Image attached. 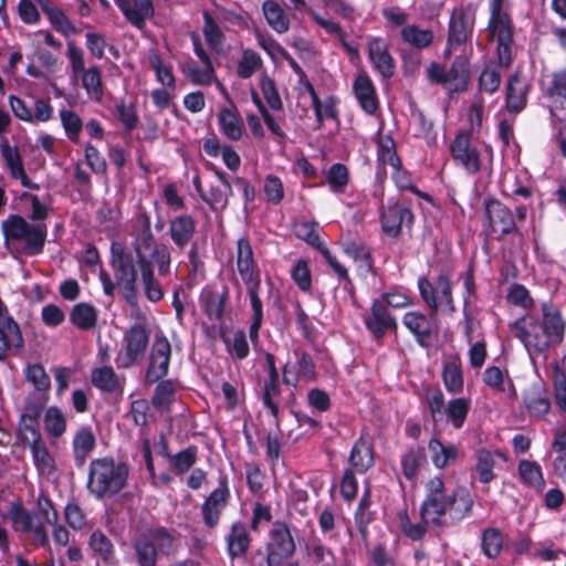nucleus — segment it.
I'll list each match as a JSON object with an SVG mask.
<instances>
[{"instance_id": "obj_57", "label": "nucleus", "mask_w": 566, "mask_h": 566, "mask_svg": "<svg viewBox=\"0 0 566 566\" xmlns=\"http://www.w3.org/2000/svg\"><path fill=\"white\" fill-rule=\"evenodd\" d=\"M327 182L332 191L344 192L348 184V169L342 164H334L327 171Z\"/></svg>"}, {"instance_id": "obj_26", "label": "nucleus", "mask_w": 566, "mask_h": 566, "mask_svg": "<svg viewBox=\"0 0 566 566\" xmlns=\"http://www.w3.org/2000/svg\"><path fill=\"white\" fill-rule=\"evenodd\" d=\"M196 232V222L189 214L175 217L169 222V234L172 242L184 249L193 238Z\"/></svg>"}, {"instance_id": "obj_58", "label": "nucleus", "mask_w": 566, "mask_h": 566, "mask_svg": "<svg viewBox=\"0 0 566 566\" xmlns=\"http://www.w3.org/2000/svg\"><path fill=\"white\" fill-rule=\"evenodd\" d=\"M57 520L56 511L46 499L38 497V531H46L54 526Z\"/></svg>"}, {"instance_id": "obj_23", "label": "nucleus", "mask_w": 566, "mask_h": 566, "mask_svg": "<svg viewBox=\"0 0 566 566\" xmlns=\"http://www.w3.org/2000/svg\"><path fill=\"white\" fill-rule=\"evenodd\" d=\"M486 216L494 232L502 235L509 234L515 230V221L510 208L497 200L486 202Z\"/></svg>"}, {"instance_id": "obj_29", "label": "nucleus", "mask_w": 566, "mask_h": 566, "mask_svg": "<svg viewBox=\"0 0 566 566\" xmlns=\"http://www.w3.org/2000/svg\"><path fill=\"white\" fill-rule=\"evenodd\" d=\"M73 454L76 465L82 467L94 450L96 440L91 428H80L73 438Z\"/></svg>"}, {"instance_id": "obj_53", "label": "nucleus", "mask_w": 566, "mask_h": 566, "mask_svg": "<svg viewBox=\"0 0 566 566\" xmlns=\"http://www.w3.org/2000/svg\"><path fill=\"white\" fill-rule=\"evenodd\" d=\"M450 84H454V88L465 86L469 78V61L465 56L454 59L451 67L447 70Z\"/></svg>"}, {"instance_id": "obj_47", "label": "nucleus", "mask_w": 566, "mask_h": 566, "mask_svg": "<svg viewBox=\"0 0 566 566\" xmlns=\"http://www.w3.org/2000/svg\"><path fill=\"white\" fill-rule=\"evenodd\" d=\"M219 124L222 133L231 140H239L243 134V125L237 114L230 109H222L219 114Z\"/></svg>"}, {"instance_id": "obj_33", "label": "nucleus", "mask_w": 566, "mask_h": 566, "mask_svg": "<svg viewBox=\"0 0 566 566\" xmlns=\"http://www.w3.org/2000/svg\"><path fill=\"white\" fill-rule=\"evenodd\" d=\"M70 321L78 329L90 331L96 325L97 311L90 303H77L70 313Z\"/></svg>"}, {"instance_id": "obj_64", "label": "nucleus", "mask_w": 566, "mask_h": 566, "mask_svg": "<svg viewBox=\"0 0 566 566\" xmlns=\"http://www.w3.org/2000/svg\"><path fill=\"white\" fill-rule=\"evenodd\" d=\"M525 406L528 412L536 417H544L551 409V402L547 398L527 392L524 397Z\"/></svg>"}, {"instance_id": "obj_56", "label": "nucleus", "mask_w": 566, "mask_h": 566, "mask_svg": "<svg viewBox=\"0 0 566 566\" xmlns=\"http://www.w3.org/2000/svg\"><path fill=\"white\" fill-rule=\"evenodd\" d=\"M149 65L154 70L158 82L168 88H175L176 81L171 67L163 62L159 54L151 53L149 55Z\"/></svg>"}, {"instance_id": "obj_54", "label": "nucleus", "mask_w": 566, "mask_h": 566, "mask_svg": "<svg viewBox=\"0 0 566 566\" xmlns=\"http://www.w3.org/2000/svg\"><path fill=\"white\" fill-rule=\"evenodd\" d=\"M197 461V448L188 447L187 449L169 457L171 469L177 474H182L190 470Z\"/></svg>"}, {"instance_id": "obj_40", "label": "nucleus", "mask_w": 566, "mask_h": 566, "mask_svg": "<svg viewBox=\"0 0 566 566\" xmlns=\"http://www.w3.org/2000/svg\"><path fill=\"white\" fill-rule=\"evenodd\" d=\"M428 447L431 452V460L439 469H443L450 462L455 461L458 457V449L454 446H444L438 439H431Z\"/></svg>"}, {"instance_id": "obj_30", "label": "nucleus", "mask_w": 566, "mask_h": 566, "mask_svg": "<svg viewBox=\"0 0 566 566\" xmlns=\"http://www.w3.org/2000/svg\"><path fill=\"white\" fill-rule=\"evenodd\" d=\"M22 346V337L17 323L12 318L0 322V361H3L11 348Z\"/></svg>"}, {"instance_id": "obj_10", "label": "nucleus", "mask_w": 566, "mask_h": 566, "mask_svg": "<svg viewBox=\"0 0 566 566\" xmlns=\"http://www.w3.org/2000/svg\"><path fill=\"white\" fill-rule=\"evenodd\" d=\"M295 360H289L283 368V382L296 387L300 382H312L316 379V369L310 354L294 352Z\"/></svg>"}, {"instance_id": "obj_32", "label": "nucleus", "mask_w": 566, "mask_h": 566, "mask_svg": "<svg viewBox=\"0 0 566 566\" xmlns=\"http://www.w3.org/2000/svg\"><path fill=\"white\" fill-rule=\"evenodd\" d=\"M91 381L94 387L105 392H115L123 388V382L111 366L92 370Z\"/></svg>"}, {"instance_id": "obj_38", "label": "nucleus", "mask_w": 566, "mask_h": 566, "mask_svg": "<svg viewBox=\"0 0 566 566\" xmlns=\"http://www.w3.org/2000/svg\"><path fill=\"white\" fill-rule=\"evenodd\" d=\"M545 95L556 107H566V70L552 75L549 85L545 88Z\"/></svg>"}, {"instance_id": "obj_17", "label": "nucleus", "mask_w": 566, "mask_h": 566, "mask_svg": "<svg viewBox=\"0 0 566 566\" xmlns=\"http://www.w3.org/2000/svg\"><path fill=\"white\" fill-rule=\"evenodd\" d=\"M230 497L227 476H221L219 485L214 489L202 505V515L209 528L217 526L220 513L226 507Z\"/></svg>"}, {"instance_id": "obj_61", "label": "nucleus", "mask_w": 566, "mask_h": 566, "mask_svg": "<svg viewBox=\"0 0 566 566\" xmlns=\"http://www.w3.org/2000/svg\"><path fill=\"white\" fill-rule=\"evenodd\" d=\"M553 385L555 402L566 411V375L558 365L553 369Z\"/></svg>"}, {"instance_id": "obj_19", "label": "nucleus", "mask_w": 566, "mask_h": 566, "mask_svg": "<svg viewBox=\"0 0 566 566\" xmlns=\"http://www.w3.org/2000/svg\"><path fill=\"white\" fill-rule=\"evenodd\" d=\"M125 19L142 30L155 14L153 0H114Z\"/></svg>"}, {"instance_id": "obj_6", "label": "nucleus", "mask_w": 566, "mask_h": 566, "mask_svg": "<svg viewBox=\"0 0 566 566\" xmlns=\"http://www.w3.org/2000/svg\"><path fill=\"white\" fill-rule=\"evenodd\" d=\"M503 0H491V17L489 30L492 39L497 42V57L501 66L512 63L513 23L510 15L503 11Z\"/></svg>"}, {"instance_id": "obj_28", "label": "nucleus", "mask_w": 566, "mask_h": 566, "mask_svg": "<svg viewBox=\"0 0 566 566\" xmlns=\"http://www.w3.org/2000/svg\"><path fill=\"white\" fill-rule=\"evenodd\" d=\"M402 323L416 336L421 346H424V340L433 332L432 319L420 312L406 313Z\"/></svg>"}, {"instance_id": "obj_52", "label": "nucleus", "mask_w": 566, "mask_h": 566, "mask_svg": "<svg viewBox=\"0 0 566 566\" xmlns=\"http://www.w3.org/2000/svg\"><path fill=\"white\" fill-rule=\"evenodd\" d=\"M442 378L446 389L449 392L458 394L463 388V377L461 367L455 361L447 363L443 367Z\"/></svg>"}, {"instance_id": "obj_22", "label": "nucleus", "mask_w": 566, "mask_h": 566, "mask_svg": "<svg viewBox=\"0 0 566 566\" xmlns=\"http://www.w3.org/2000/svg\"><path fill=\"white\" fill-rule=\"evenodd\" d=\"M530 82L526 77L515 72L509 77L506 85L505 103L511 113L522 112L527 104Z\"/></svg>"}, {"instance_id": "obj_59", "label": "nucleus", "mask_w": 566, "mask_h": 566, "mask_svg": "<svg viewBox=\"0 0 566 566\" xmlns=\"http://www.w3.org/2000/svg\"><path fill=\"white\" fill-rule=\"evenodd\" d=\"M175 388L169 380L160 381L154 392L151 402L157 409H167L174 401Z\"/></svg>"}, {"instance_id": "obj_44", "label": "nucleus", "mask_w": 566, "mask_h": 566, "mask_svg": "<svg viewBox=\"0 0 566 566\" xmlns=\"http://www.w3.org/2000/svg\"><path fill=\"white\" fill-rule=\"evenodd\" d=\"M202 33L211 50L220 52L224 42V34L208 11H203Z\"/></svg>"}, {"instance_id": "obj_14", "label": "nucleus", "mask_w": 566, "mask_h": 566, "mask_svg": "<svg viewBox=\"0 0 566 566\" xmlns=\"http://www.w3.org/2000/svg\"><path fill=\"white\" fill-rule=\"evenodd\" d=\"M413 218L411 209L407 206L389 203L381 213V229L386 235L397 238L403 226L411 227Z\"/></svg>"}, {"instance_id": "obj_63", "label": "nucleus", "mask_w": 566, "mask_h": 566, "mask_svg": "<svg viewBox=\"0 0 566 566\" xmlns=\"http://www.w3.org/2000/svg\"><path fill=\"white\" fill-rule=\"evenodd\" d=\"M170 249L164 244L159 243L150 253V262H154L158 266V273L160 275H167L170 269Z\"/></svg>"}, {"instance_id": "obj_45", "label": "nucleus", "mask_w": 566, "mask_h": 566, "mask_svg": "<svg viewBox=\"0 0 566 566\" xmlns=\"http://www.w3.org/2000/svg\"><path fill=\"white\" fill-rule=\"evenodd\" d=\"M518 474L522 481L531 488L543 490L545 481L542 474L541 467L528 460H522L518 463Z\"/></svg>"}, {"instance_id": "obj_27", "label": "nucleus", "mask_w": 566, "mask_h": 566, "mask_svg": "<svg viewBox=\"0 0 566 566\" xmlns=\"http://www.w3.org/2000/svg\"><path fill=\"white\" fill-rule=\"evenodd\" d=\"M349 462L357 472L364 473L374 465L373 446L369 439L360 437L352 448Z\"/></svg>"}, {"instance_id": "obj_5", "label": "nucleus", "mask_w": 566, "mask_h": 566, "mask_svg": "<svg viewBox=\"0 0 566 566\" xmlns=\"http://www.w3.org/2000/svg\"><path fill=\"white\" fill-rule=\"evenodd\" d=\"M4 248L14 256L35 253V226L19 214H10L1 222Z\"/></svg>"}, {"instance_id": "obj_25", "label": "nucleus", "mask_w": 566, "mask_h": 566, "mask_svg": "<svg viewBox=\"0 0 566 566\" xmlns=\"http://www.w3.org/2000/svg\"><path fill=\"white\" fill-rule=\"evenodd\" d=\"M353 91L360 107L369 115H374L378 109V98L376 88L366 74L358 75L353 83Z\"/></svg>"}, {"instance_id": "obj_62", "label": "nucleus", "mask_w": 566, "mask_h": 566, "mask_svg": "<svg viewBox=\"0 0 566 566\" xmlns=\"http://www.w3.org/2000/svg\"><path fill=\"white\" fill-rule=\"evenodd\" d=\"M291 275L300 290L307 292L312 286V276L305 260H298L291 270Z\"/></svg>"}, {"instance_id": "obj_4", "label": "nucleus", "mask_w": 566, "mask_h": 566, "mask_svg": "<svg viewBox=\"0 0 566 566\" xmlns=\"http://www.w3.org/2000/svg\"><path fill=\"white\" fill-rule=\"evenodd\" d=\"M129 470L125 463L105 457L90 463L87 490L97 499L113 496L126 485Z\"/></svg>"}, {"instance_id": "obj_9", "label": "nucleus", "mask_w": 566, "mask_h": 566, "mask_svg": "<svg viewBox=\"0 0 566 566\" xmlns=\"http://www.w3.org/2000/svg\"><path fill=\"white\" fill-rule=\"evenodd\" d=\"M450 153L455 165L474 175L481 170V155L471 135L459 133L450 144Z\"/></svg>"}, {"instance_id": "obj_18", "label": "nucleus", "mask_w": 566, "mask_h": 566, "mask_svg": "<svg viewBox=\"0 0 566 566\" xmlns=\"http://www.w3.org/2000/svg\"><path fill=\"white\" fill-rule=\"evenodd\" d=\"M443 481L440 478L431 479L428 484V496L422 504L421 517L426 527H430V523L439 521V512L443 509V501L447 496L443 495Z\"/></svg>"}, {"instance_id": "obj_2", "label": "nucleus", "mask_w": 566, "mask_h": 566, "mask_svg": "<svg viewBox=\"0 0 566 566\" xmlns=\"http://www.w3.org/2000/svg\"><path fill=\"white\" fill-rule=\"evenodd\" d=\"M140 222L142 228L134 241L135 254L119 250L113 259L116 283L122 289L124 298L130 304L137 300V266L151 263L147 259V253L149 254L159 244L151 232L149 217L142 214Z\"/></svg>"}, {"instance_id": "obj_8", "label": "nucleus", "mask_w": 566, "mask_h": 566, "mask_svg": "<svg viewBox=\"0 0 566 566\" xmlns=\"http://www.w3.org/2000/svg\"><path fill=\"white\" fill-rule=\"evenodd\" d=\"M123 343L116 364L120 368H129L144 358L149 343V333L143 324H134L126 331Z\"/></svg>"}, {"instance_id": "obj_16", "label": "nucleus", "mask_w": 566, "mask_h": 566, "mask_svg": "<svg viewBox=\"0 0 566 566\" xmlns=\"http://www.w3.org/2000/svg\"><path fill=\"white\" fill-rule=\"evenodd\" d=\"M366 328L376 339H381L388 331L397 328L395 317L389 313L386 304L375 300L370 312L363 316Z\"/></svg>"}, {"instance_id": "obj_20", "label": "nucleus", "mask_w": 566, "mask_h": 566, "mask_svg": "<svg viewBox=\"0 0 566 566\" xmlns=\"http://www.w3.org/2000/svg\"><path fill=\"white\" fill-rule=\"evenodd\" d=\"M368 57L378 73L389 78L395 73V60L389 53V46L385 39L371 38L368 40Z\"/></svg>"}, {"instance_id": "obj_31", "label": "nucleus", "mask_w": 566, "mask_h": 566, "mask_svg": "<svg viewBox=\"0 0 566 566\" xmlns=\"http://www.w3.org/2000/svg\"><path fill=\"white\" fill-rule=\"evenodd\" d=\"M400 36L403 43L417 50H423L430 46L434 39L431 29H423L417 24L405 25L400 30Z\"/></svg>"}, {"instance_id": "obj_51", "label": "nucleus", "mask_w": 566, "mask_h": 566, "mask_svg": "<svg viewBox=\"0 0 566 566\" xmlns=\"http://www.w3.org/2000/svg\"><path fill=\"white\" fill-rule=\"evenodd\" d=\"M1 155L11 170V175L14 178H19L23 186H29L28 178L21 166L19 156L17 151L10 147L7 139L1 142Z\"/></svg>"}, {"instance_id": "obj_21", "label": "nucleus", "mask_w": 566, "mask_h": 566, "mask_svg": "<svg viewBox=\"0 0 566 566\" xmlns=\"http://www.w3.org/2000/svg\"><path fill=\"white\" fill-rule=\"evenodd\" d=\"M17 440L28 447L35 459V402L30 396L25 399L24 408L20 415Z\"/></svg>"}, {"instance_id": "obj_41", "label": "nucleus", "mask_w": 566, "mask_h": 566, "mask_svg": "<svg viewBox=\"0 0 566 566\" xmlns=\"http://www.w3.org/2000/svg\"><path fill=\"white\" fill-rule=\"evenodd\" d=\"M140 271L142 283L146 297L150 302H158L163 298L164 292L160 283L155 279L153 264L144 263L143 266H137Z\"/></svg>"}, {"instance_id": "obj_39", "label": "nucleus", "mask_w": 566, "mask_h": 566, "mask_svg": "<svg viewBox=\"0 0 566 566\" xmlns=\"http://www.w3.org/2000/svg\"><path fill=\"white\" fill-rule=\"evenodd\" d=\"M377 157L379 165L382 167L389 166L395 172H399L401 161L396 153V145L391 137H380L378 143Z\"/></svg>"}, {"instance_id": "obj_42", "label": "nucleus", "mask_w": 566, "mask_h": 566, "mask_svg": "<svg viewBox=\"0 0 566 566\" xmlns=\"http://www.w3.org/2000/svg\"><path fill=\"white\" fill-rule=\"evenodd\" d=\"M83 87L91 99L99 102L103 97L102 75L98 66H92L80 75Z\"/></svg>"}, {"instance_id": "obj_13", "label": "nucleus", "mask_w": 566, "mask_h": 566, "mask_svg": "<svg viewBox=\"0 0 566 566\" xmlns=\"http://www.w3.org/2000/svg\"><path fill=\"white\" fill-rule=\"evenodd\" d=\"M442 503L443 509L439 512V521L437 523H430V527L448 526V518L451 520V522L461 521L471 511L473 505L472 499L464 490L447 496Z\"/></svg>"}, {"instance_id": "obj_36", "label": "nucleus", "mask_w": 566, "mask_h": 566, "mask_svg": "<svg viewBox=\"0 0 566 566\" xmlns=\"http://www.w3.org/2000/svg\"><path fill=\"white\" fill-rule=\"evenodd\" d=\"M38 3L56 31L64 35L75 33V28L61 9L54 7L49 0H38Z\"/></svg>"}, {"instance_id": "obj_35", "label": "nucleus", "mask_w": 566, "mask_h": 566, "mask_svg": "<svg viewBox=\"0 0 566 566\" xmlns=\"http://www.w3.org/2000/svg\"><path fill=\"white\" fill-rule=\"evenodd\" d=\"M496 457L505 460V457L499 451L481 449L476 452L475 472L480 482L489 483L494 479L493 468Z\"/></svg>"}, {"instance_id": "obj_3", "label": "nucleus", "mask_w": 566, "mask_h": 566, "mask_svg": "<svg viewBox=\"0 0 566 566\" xmlns=\"http://www.w3.org/2000/svg\"><path fill=\"white\" fill-rule=\"evenodd\" d=\"M237 269L247 286L248 296L253 312L250 325V337L258 338L263 322V304L260 298L261 272L253 258V250L250 242L241 238L237 242Z\"/></svg>"}, {"instance_id": "obj_50", "label": "nucleus", "mask_w": 566, "mask_h": 566, "mask_svg": "<svg viewBox=\"0 0 566 566\" xmlns=\"http://www.w3.org/2000/svg\"><path fill=\"white\" fill-rule=\"evenodd\" d=\"M470 409V401L465 398L451 399L446 409V416L451 420L454 428L463 426Z\"/></svg>"}, {"instance_id": "obj_60", "label": "nucleus", "mask_w": 566, "mask_h": 566, "mask_svg": "<svg viewBox=\"0 0 566 566\" xmlns=\"http://www.w3.org/2000/svg\"><path fill=\"white\" fill-rule=\"evenodd\" d=\"M501 85V73L495 65H488L482 71L479 78L480 91L494 93Z\"/></svg>"}, {"instance_id": "obj_34", "label": "nucleus", "mask_w": 566, "mask_h": 566, "mask_svg": "<svg viewBox=\"0 0 566 566\" xmlns=\"http://www.w3.org/2000/svg\"><path fill=\"white\" fill-rule=\"evenodd\" d=\"M182 74L196 85H209L214 78V67L212 63L203 64V67L189 60L180 65Z\"/></svg>"}, {"instance_id": "obj_12", "label": "nucleus", "mask_w": 566, "mask_h": 566, "mask_svg": "<svg viewBox=\"0 0 566 566\" xmlns=\"http://www.w3.org/2000/svg\"><path fill=\"white\" fill-rule=\"evenodd\" d=\"M171 345L167 337L156 336L150 353V361L146 373L149 382L163 379L169 369Z\"/></svg>"}, {"instance_id": "obj_37", "label": "nucleus", "mask_w": 566, "mask_h": 566, "mask_svg": "<svg viewBox=\"0 0 566 566\" xmlns=\"http://www.w3.org/2000/svg\"><path fill=\"white\" fill-rule=\"evenodd\" d=\"M263 14L269 25L277 33H285L290 28V20L281 6L268 0L263 3Z\"/></svg>"}, {"instance_id": "obj_48", "label": "nucleus", "mask_w": 566, "mask_h": 566, "mask_svg": "<svg viewBox=\"0 0 566 566\" xmlns=\"http://www.w3.org/2000/svg\"><path fill=\"white\" fill-rule=\"evenodd\" d=\"M427 462V455L423 448L410 449L401 458V468L403 475L412 480L420 467Z\"/></svg>"}, {"instance_id": "obj_24", "label": "nucleus", "mask_w": 566, "mask_h": 566, "mask_svg": "<svg viewBox=\"0 0 566 566\" xmlns=\"http://www.w3.org/2000/svg\"><path fill=\"white\" fill-rule=\"evenodd\" d=\"M170 539L169 533H142L135 541L139 566H156L157 549L155 542Z\"/></svg>"}, {"instance_id": "obj_43", "label": "nucleus", "mask_w": 566, "mask_h": 566, "mask_svg": "<svg viewBox=\"0 0 566 566\" xmlns=\"http://www.w3.org/2000/svg\"><path fill=\"white\" fill-rule=\"evenodd\" d=\"M198 191H201L197 186ZM232 193L230 184L227 186H211L207 193L200 192L205 202H207L213 211H221L228 205V198Z\"/></svg>"}, {"instance_id": "obj_49", "label": "nucleus", "mask_w": 566, "mask_h": 566, "mask_svg": "<svg viewBox=\"0 0 566 566\" xmlns=\"http://www.w3.org/2000/svg\"><path fill=\"white\" fill-rule=\"evenodd\" d=\"M228 353L237 359L248 357L250 348L244 331H235L231 336L223 337Z\"/></svg>"}, {"instance_id": "obj_55", "label": "nucleus", "mask_w": 566, "mask_h": 566, "mask_svg": "<svg viewBox=\"0 0 566 566\" xmlns=\"http://www.w3.org/2000/svg\"><path fill=\"white\" fill-rule=\"evenodd\" d=\"M262 66L261 56L253 50H244L238 64V75L241 78L251 77Z\"/></svg>"}, {"instance_id": "obj_7", "label": "nucleus", "mask_w": 566, "mask_h": 566, "mask_svg": "<svg viewBox=\"0 0 566 566\" xmlns=\"http://www.w3.org/2000/svg\"><path fill=\"white\" fill-rule=\"evenodd\" d=\"M418 289L422 300L431 310L432 317L439 308H444L449 313L455 311L449 274H439L433 283L428 277L420 276L418 279Z\"/></svg>"}, {"instance_id": "obj_11", "label": "nucleus", "mask_w": 566, "mask_h": 566, "mask_svg": "<svg viewBox=\"0 0 566 566\" xmlns=\"http://www.w3.org/2000/svg\"><path fill=\"white\" fill-rule=\"evenodd\" d=\"M473 27L474 15L472 13L462 8L452 11L448 31V54L453 46L462 45L471 39Z\"/></svg>"}, {"instance_id": "obj_1", "label": "nucleus", "mask_w": 566, "mask_h": 566, "mask_svg": "<svg viewBox=\"0 0 566 566\" xmlns=\"http://www.w3.org/2000/svg\"><path fill=\"white\" fill-rule=\"evenodd\" d=\"M510 331L522 342L527 353L544 355L551 346L558 345L564 339L566 324L560 312L553 305H542V321L532 315H525L510 325Z\"/></svg>"}, {"instance_id": "obj_15", "label": "nucleus", "mask_w": 566, "mask_h": 566, "mask_svg": "<svg viewBox=\"0 0 566 566\" xmlns=\"http://www.w3.org/2000/svg\"><path fill=\"white\" fill-rule=\"evenodd\" d=\"M294 551L292 533H271L268 542V566H298L289 559Z\"/></svg>"}, {"instance_id": "obj_46", "label": "nucleus", "mask_w": 566, "mask_h": 566, "mask_svg": "<svg viewBox=\"0 0 566 566\" xmlns=\"http://www.w3.org/2000/svg\"><path fill=\"white\" fill-rule=\"evenodd\" d=\"M44 430L53 438L61 437L66 430V419L57 407H50L43 418Z\"/></svg>"}]
</instances>
